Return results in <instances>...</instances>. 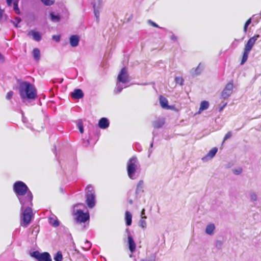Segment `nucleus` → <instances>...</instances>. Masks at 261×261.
<instances>
[{"instance_id": "nucleus-1", "label": "nucleus", "mask_w": 261, "mask_h": 261, "mask_svg": "<svg viewBox=\"0 0 261 261\" xmlns=\"http://www.w3.org/2000/svg\"><path fill=\"white\" fill-rule=\"evenodd\" d=\"M13 189L22 207L26 204H32V194L24 182L21 181L16 182L14 184Z\"/></svg>"}, {"instance_id": "nucleus-2", "label": "nucleus", "mask_w": 261, "mask_h": 261, "mask_svg": "<svg viewBox=\"0 0 261 261\" xmlns=\"http://www.w3.org/2000/svg\"><path fill=\"white\" fill-rule=\"evenodd\" d=\"M18 91L23 101L34 100L37 97V91L35 87L29 82H20L18 86Z\"/></svg>"}, {"instance_id": "nucleus-3", "label": "nucleus", "mask_w": 261, "mask_h": 261, "mask_svg": "<svg viewBox=\"0 0 261 261\" xmlns=\"http://www.w3.org/2000/svg\"><path fill=\"white\" fill-rule=\"evenodd\" d=\"M32 205V203L31 205L26 204L24 207L21 205V225L24 227H27L32 220L33 217Z\"/></svg>"}, {"instance_id": "nucleus-4", "label": "nucleus", "mask_w": 261, "mask_h": 261, "mask_svg": "<svg viewBox=\"0 0 261 261\" xmlns=\"http://www.w3.org/2000/svg\"><path fill=\"white\" fill-rule=\"evenodd\" d=\"M140 169V164L136 157L131 158L127 163V170L128 175L131 179H135L137 177V173Z\"/></svg>"}, {"instance_id": "nucleus-5", "label": "nucleus", "mask_w": 261, "mask_h": 261, "mask_svg": "<svg viewBox=\"0 0 261 261\" xmlns=\"http://www.w3.org/2000/svg\"><path fill=\"white\" fill-rule=\"evenodd\" d=\"M85 207V205L82 203L77 204L74 207L73 213L75 216V219L78 222H85L89 219V213H84L83 212L82 208Z\"/></svg>"}, {"instance_id": "nucleus-6", "label": "nucleus", "mask_w": 261, "mask_h": 261, "mask_svg": "<svg viewBox=\"0 0 261 261\" xmlns=\"http://www.w3.org/2000/svg\"><path fill=\"white\" fill-rule=\"evenodd\" d=\"M128 81L129 79L127 71L126 68L124 67L121 69L120 73L118 74L115 92L116 93H120L123 88L126 87L125 86H123L122 84H125Z\"/></svg>"}, {"instance_id": "nucleus-7", "label": "nucleus", "mask_w": 261, "mask_h": 261, "mask_svg": "<svg viewBox=\"0 0 261 261\" xmlns=\"http://www.w3.org/2000/svg\"><path fill=\"white\" fill-rule=\"evenodd\" d=\"M259 35H255L251 37L245 45L244 50L243 54V57L241 63V65H243L248 59V55L254 45L255 41L257 40Z\"/></svg>"}, {"instance_id": "nucleus-8", "label": "nucleus", "mask_w": 261, "mask_h": 261, "mask_svg": "<svg viewBox=\"0 0 261 261\" xmlns=\"http://www.w3.org/2000/svg\"><path fill=\"white\" fill-rule=\"evenodd\" d=\"M86 202L89 207L92 208L95 204V196L94 188L89 185L86 189Z\"/></svg>"}, {"instance_id": "nucleus-9", "label": "nucleus", "mask_w": 261, "mask_h": 261, "mask_svg": "<svg viewBox=\"0 0 261 261\" xmlns=\"http://www.w3.org/2000/svg\"><path fill=\"white\" fill-rule=\"evenodd\" d=\"M94 16L97 23L99 21L100 12L103 8V0H95L92 3Z\"/></svg>"}, {"instance_id": "nucleus-10", "label": "nucleus", "mask_w": 261, "mask_h": 261, "mask_svg": "<svg viewBox=\"0 0 261 261\" xmlns=\"http://www.w3.org/2000/svg\"><path fill=\"white\" fill-rule=\"evenodd\" d=\"M32 256L38 261H51L50 254L47 252L40 253L38 251L33 252Z\"/></svg>"}, {"instance_id": "nucleus-11", "label": "nucleus", "mask_w": 261, "mask_h": 261, "mask_svg": "<svg viewBox=\"0 0 261 261\" xmlns=\"http://www.w3.org/2000/svg\"><path fill=\"white\" fill-rule=\"evenodd\" d=\"M233 85L232 81L229 82L225 86L224 89L222 92V97L224 99L228 98L232 92Z\"/></svg>"}, {"instance_id": "nucleus-12", "label": "nucleus", "mask_w": 261, "mask_h": 261, "mask_svg": "<svg viewBox=\"0 0 261 261\" xmlns=\"http://www.w3.org/2000/svg\"><path fill=\"white\" fill-rule=\"evenodd\" d=\"M217 151L218 148L217 147L213 148L205 156L202 158V160L204 162H207L215 156Z\"/></svg>"}, {"instance_id": "nucleus-13", "label": "nucleus", "mask_w": 261, "mask_h": 261, "mask_svg": "<svg viewBox=\"0 0 261 261\" xmlns=\"http://www.w3.org/2000/svg\"><path fill=\"white\" fill-rule=\"evenodd\" d=\"M80 37L77 35H73L69 38V43L72 47H76L79 43Z\"/></svg>"}, {"instance_id": "nucleus-14", "label": "nucleus", "mask_w": 261, "mask_h": 261, "mask_svg": "<svg viewBox=\"0 0 261 261\" xmlns=\"http://www.w3.org/2000/svg\"><path fill=\"white\" fill-rule=\"evenodd\" d=\"M215 225L214 223H211L206 226L205 232L207 234L213 236L215 233Z\"/></svg>"}, {"instance_id": "nucleus-15", "label": "nucleus", "mask_w": 261, "mask_h": 261, "mask_svg": "<svg viewBox=\"0 0 261 261\" xmlns=\"http://www.w3.org/2000/svg\"><path fill=\"white\" fill-rule=\"evenodd\" d=\"M128 244L129 247V249L131 252H134L136 248V243L130 234L128 235Z\"/></svg>"}, {"instance_id": "nucleus-16", "label": "nucleus", "mask_w": 261, "mask_h": 261, "mask_svg": "<svg viewBox=\"0 0 261 261\" xmlns=\"http://www.w3.org/2000/svg\"><path fill=\"white\" fill-rule=\"evenodd\" d=\"M98 126L101 129H106L109 126V122L106 118H102L98 122Z\"/></svg>"}, {"instance_id": "nucleus-17", "label": "nucleus", "mask_w": 261, "mask_h": 261, "mask_svg": "<svg viewBox=\"0 0 261 261\" xmlns=\"http://www.w3.org/2000/svg\"><path fill=\"white\" fill-rule=\"evenodd\" d=\"M71 95V97L74 99H80L84 96L82 91L79 89L74 90Z\"/></svg>"}, {"instance_id": "nucleus-18", "label": "nucleus", "mask_w": 261, "mask_h": 261, "mask_svg": "<svg viewBox=\"0 0 261 261\" xmlns=\"http://www.w3.org/2000/svg\"><path fill=\"white\" fill-rule=\"evenodd\" d=\"M203 68V65L200 63L196 68H193L191 70V73L193 76L197 75L201 73Z\"/></svg>"}, {"instance_id": "nucleus-19", "label": "nucleus", "mask_w": 261, "mask_h": 261, "mask_svg": "<svg viewBox=\"0 0 261 261\" xmlns=\"http://www.w3.org/2000/svg\"><path fill=\"white\" fill-rule=\"evenodd\" d=\"M248 195L250 201L253 202L254 204H256L258 200L257 193L255 191H251L249 192Z\"/></svg>"}, {"instance_id": "nucleus-20", "label": "nucleus", "mask_w": 261, "mask_h": 261, "mask_svg": "<svg viewBox=\"0 0 261 261\" xmlns=\"http://www.w3.org/2000/svg\"><path fill=\"white\" fill-rule=\"evenodd\" d=\"M32 55L33 56L34 59L36 61H39L41 58V53L40 50L38 48H35L33 49L32 51Z\"/></svg>"}, {"instance_id": "nucleus-21", "label": "nucleus", "mask_w": 261, "mask_h": 261, "mask_svg": "<svg viewBox=\"0 0 261 261\" xmlns=\"http://www.w3.org/2000/svg\"><path fill=\"white\" fill-rule=\"evenodd\" d=\"M144 182L143 180H140L137 185L136 189V194L137 196L143 192Z\"/></svg>"}, {"instance_id": "nucleus-22", "label": "nucleus", "mask_w": 261, "mask_h": 261, "mask_svg": "<svg viewBox=\"0 0 261 261\" xmlns=\"http://www.w3.org/2000/svg\"><path fill=\"white\" fill-rule=\"evenodd\" d=\"M209 103L207 101H202L200 106V108L199 111L198 112V114H200L202 111L206 110L208 108Z\"/></svg>"}, {"instance_id": "nucleus-23", "label": "nucleus", "mask_w": 261, "mask_h": 261, "mask_svg": "<svg viewBox=\"0 0 261 261\" xmlns=\"http://www.w3.org/2000/svg\"><path fill=\"white\" fill-rule=\"evenodd\" d=\"M132 215L131 213L126 211L125 214V220L126 224L127 226H130L132 224Z\"/></svg>"}, {"instance_id": "nucleus-24", "label": "nucleus", "mask_w": 261, "mask_h": 261, "mask_svg": "<svg viewBox=\"0 0 261 261\" xmlns=\"http://www.w3.org/2000/svg\"><path fill=\"white\" fill-rule=\"evenodd\" d=\"M160 103L163 108L169 109V107L168 106V100L165 97H164L163 96L160 97Z\"/></svg>"}, {"instance_id": "nucleus-25", "label": "nucleus", "mask_w": 261, "mask_h": 261, "mask_svg": "<svg viewBox=\"0 0 261 261\" xmlns=\"http://www.w3.org/2000/svg\"><path fill=\"white\" fill-rule=\"evenodd\" d=\"M49 223L54 227H57L59 225V222L56 216L51 217L49 219Z\"/></svg>"}, {"instance_id": "nucleus-26", "label": "nucleus", "mask_w": 261, "mask_h": 261, "mask_svg": "<svg viewBox=\"0 0 261 261\" xmlns=\"http://www.w3.org/2000/svg\"><path fill=\"white\" fill-rule=\"evenodd\" d=\"M50 19L53 22H58L60 20V16L58 14H55L54 12L50 13Z\"/></svg>"}, {"instance_id": "nucleus-27", "label": "nucleus", "mask_w": 261, "mask_h": 261, "mask_svg": "<svg viewBox=\"0 0 261 261\" xmlns=\"http://www.w3.org/2000/svg\"><path fill=\"white\" fill-rule=\"evenodd\" d=\"M146 219V216H142V218H141V219L139 221V226L143 229H145L147 227V223L145 221Z\"/></svg>"}, {"instance_id": "nucleus-28", "label": "nucleus", "mask_w": 261, "mask_h": 261, "mask_svg": "<svg viewBox=\"0 0 261 261\" xmlns=\"http://www.w3.org/2000/svg\"><path fill=\"white\" fill-rule=\"evenodd\" d=\"M13 9L15 13L16 14H20V11L18 7V1L15 0L13 2Z\"/></svg>"}, {"instance_id": "nucleus-29", "label": "nucleus", "mask_w": 261, "mask_h": 261, "mask_svg": "<svg viewBox=\"0 0 261 261\" xmlns=\"http://www.w3.org/2000/svg\"><path fill=\"white\" fill-rule=\"evenodd\" d=\"M30 38L36 41H39L41 39V34H28Z\"/></svg>"}, {"instance_id": "nucleus-30", "label": "nucleus", "mask_w": 261, "mask_h": 261, "mask_svg": "<svg viewBox=\"0 0 261 261\" xmlns=\"http://www.w3.org/2000/svg\"><path fill=\"white\" fill-rule=\"evenodd\" d=\"M164 124V120L163 119H159L154 122L153 125L155 128H160L162 127Z\"/></svg>"}, {"instance_id": "nucleus-31", "label": "nucleus", "mask_w": 261, "mask_h": 261, "mask_svg": "<svg viewBox=\"0 0 261 261\" xmlns=\"http://www.w3.org/2000/svg\"><path fill=\"white\" fill-rule=\"evenodd\" d=\"M55 261H62L63 259V256L61 251H58L54 257Z\"/></svg>"}, {"instance_id": "nucleus-32", "label": "nucleus", "mask_w": 261, "mask_h": 261, "mask_svg": "<svg viewBox=\"0 0 261 261\" xmlns=\"http://www.w3.org/2000/svg\"><path fill=\"white\" fill-rule=\"evenodd\" d=\"M41 1L46 6H50L55 3V0H41Z\"/></svg>"}, {"instance_id": "nucleus-33", "label": "nucleus", "mask_w": 261, "mask_h": 261, "mask_svg": "<svg viewBox=\"0 0 261 261\" xmlns=\"http://www.w3.org/2000/svg\"><path fill=\"white\" fill-rule=\"evenodd\" d=\"M232 172L236 175H239L242 172V169L241 167H237L232 169Z\"/></svg>"}, {"instance_id": "nucleus-34", "label": "nucleus", "mask_w": 261, "mask_h": 261, "mask_svg": "<svg viewBox=\"0 0 261 261\" xmlns=\"http://www.w3.org/2000/svg\"><path fill=\"white\" fill-rule=\"evenodd\" d=\"M91 244L90 242L88 241H86L85 243H84V245L83 247V248L86 250H88V249H89L91 247Z\"/></svg>"}, {"instance_id": "nucleus-35", "label": "nucleus", "mask_w": 261, "mask_h": 261, "mask_svg": "<svg viewBox=\"0 0 261 261\" xmlns=\"http://www.w3.org/2000/svg\"><path fill=\"white\" fill-rule=\"evenodd\" d=\"M175 81L176 84H179L180 85H183L184 79L181 77H176L175 78Z\"/></svg>"}, {"instance_id": "nucleus-36", "label": "nucleus", "mask_w": 261, "mask_h": 261, "mask_svg": "<svg viewBox=\"0 0 261 261\" xmlns=\"http://www.w3.org/2000/svg\"><path fill=\"white\" fill-rule=\"evenodd\" d=\"M251 23V18L248 19L246 23H245L244 27V31L245 32H246L247 31V28L248 27L250 24Z\"/></svg>"}, {"instance_id": "nucleus-37", "label": "nucleus", "mask_w": 261, "mask_h": 261, "mask_svg": "<svg viewBox=\"0 0 261 261\" xmlns=\"http://www.w3.org/2000/svg\"><path fill=\"white\" fill-rule=\"evenodd\" d=\"M232 136V133L230 132H228L225 136L223 141L229 139Z\"/></svg>"}, {"instance_id": "nucleus-38", "label": "nucleus", "mask_w": 261, "mask_h": 261, "mask_svg": "<svg viewBox=\"0 0 261 261\" xmlns=\"http://www.w3.org/2000/svg\"><path fill=\"white\" fill-rule=\"evenodd\" d=\"M77 125L80 133L82 134L84 132V128L82 124L80 122H79Z\"/></svg>"}, {"instance_id": "nucleus-39", "label": "nucleus", "mask_w": 261, "mask_h": 261, "mask_svg": "<svg viewBox=\"0 0 261 261\" xmlns=\"http://www.w3.org/2000/svg\"><path fill=\"white\" fill-rule=\"evenodd\" d=\"M13 95V92L12 91H9L6 95V98L7 99H10L12 98V96Z\"/></svg>"}, {"instance_id": "nucleus-40", "label": "nucleus", "mask_w": 261, "mask_h": 261, "mask_svg": "<svg viewBox=\"0 0 261 261\" xmlns=\"http://www.w3.org/2000/svg\"><path fill=\"white\" fill-rule=\"evenodd\" d=\"M53 39L56 41V42H58L60 39V35H54L53 36Z\"/></svg>"}, {"instance_id": "nucleus-41", "label": "nucleus", "mask_w": 261, "mask_h": 261, "mask_svg": "<svg viewBox=\"0 0 261 261\" xmlns=\"http://www.w3.org/2000/svg\"><path fill=\"white\" fill-rule=\"evenodd\" d=\"M148 24L151 25L152 26H153V27H158V24H156L153 21H151V20H148Z\"/></svg>"}, {"instance_id": "nucleus-42", "label": "nucleus", "mask_w": 261, "mask_h": 261, "mask_svg": "<svg viewBox=\"0 0 261 261\" xmlns=\"http://www.w3.org/2000/svg\"><path fill=\"white\" fill-rule=\"evenodd\" d=\"M171 39L173 41H175L177 40V38L174 35H172L171 37Z\"/></svg>"}, {"instance_id": "nucleus-43", "label": "nucleus", "mask_w": 261, "mask_h": 261, "mask_svg": "<svg viewBox=\"0 0 261 261\" xmlns=\"http://www.w3.org/2000/svg\"><path fill=\"white\" fill-rule=\"evenodd\" d=\"M133 17V14H130V16L128 17V18H126L127 21L128 22V21H130L132 19Z\"/></svg>"}, {"instance_id": "nucleus-44", "label": "nucleus", "mask_w": 261, "mask_h": 261, "mask_svg": "<svg viewBox=\"0 0 261 261\" xmlns=\"http://www.w3.org/2000/svg\"><path fill=\"white\" fill-rule=\"evenodd\" d=\"M15 20L17 22V23H19L20 21V19L19 18H16ZM15 25L16 27H17V24H15Z\"/></svg>"}, {"instance_id": "nucleus-45", "label": "nucleus", "mask_w": 261, "mask_h": 261, "mask_svg": "<svg viewBox=\"0 0 261 261\" xmlns=\"http://www.w3.org/2000/svg\"><path fill=\"white\" fill-rule=\"evenodd\" d=\"M144 215H145V210L143 209L141 211V218H142V216H145Z\"/></svg>"}, {"instance_id": "nucleus-46", "label": "nucleus", "mask_w": 261, "mask_h": 261, "mask_svg": "<svg viewBox=\"0 0 261 261\" xmlns=\"http://www.w3.org/2000/svg\"><path fill=\"white\" fill-rule=\"evenodd\" d=\"M126 232L127 233V236L130 234V232L128 228L126 229Z\"/></svg>"}, {"instance_id": "nucleus-47", "label": "nucleus", "mask_w": 261, "mask_h": 261, "mask_svg": "<svg viewBox=\"0 0 261 261\" xmlns=\"http://www.w3.org/2000/svg\"><path fill=\"white\" fill-rule=\"evenodd\" d=\"M161 29L162 30V31H164V32L167 31V30H166V29H165V28H161Z\"/></svg>"}, {"instance_id": "nucleus-48", "label": "nucleus", "mask_w": 261, "mask_h": 261, "mask_svg": "<svg viewBox=\"0 0 261 261\" xmlns=\"http://www.w3.org/2000/svg\"><path fill=\"white\" fill-rule=\"evenodd\" d=\"M226 105V103H225V104L224 105V106L221 108V110H222L223 109V108H224Z\"/></svg>"}, {"instance_id": "nucleus-49", "label": "nucleus", "mask_w": 261, "mask_h": 261, "mask_svg": "<svg viewBox=\"0 0 261 261\" xmlns=\"http://www.w3.org/2000/svg\"><path fill=\"white\" fill-rule=\"evenodd\" d=\"M30 33H37L36 32H35L34 31H32Z\"/></svg>"}, {"instance_id": "nucleus-50", "label": "nucleus", "mask_w": 261, "mask_h": 261, "mask_svg": "<svg viewBox=\"0 0 261 261\" xmlns=\"http://www.w3.org/2000/svg\"><path fill=\"white\" fill-rule=\"evenodd\" d=\"M152 146H153V143H152L151 144V145H150L151 147H152Z\"/></svg>"}, {"instance_id": "nucleus-51", "label": "nucleus", "mask_w": 261, "mask_h": 261, "mask_svg": "<svg viewBox=\"0 0 261 261\" xmlns=\"http://www.w3.org/2000/svg\"><path fill=\"white\" fill-rule=\"evenodd\" d=\"M132 202H133L132 200H130L129 201V203H132Z\"/></svg>"}]
</instances>
